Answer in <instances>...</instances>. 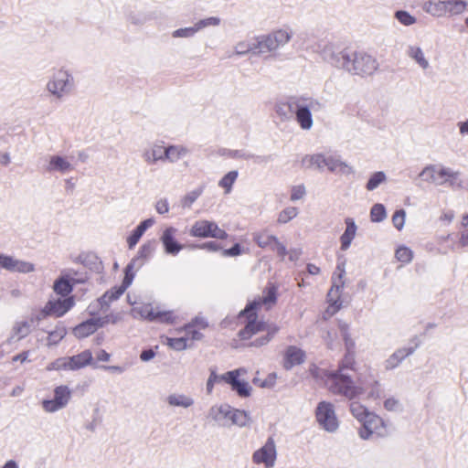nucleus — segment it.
<instances>
[{
	"label": "nucleus",
	"instance_id": "obj_30",
	"mask_svg": "<svg viewBox=\"0 0 468 468\" xmlns=\"http://www.w3.org/2000/svg\"><path fill=\"white\" fill-rule=\"evenodd\" d=\"M324 154H304L301 159V167L308 170H324Z\"/></svg>",
	"mask_w": 468,
	"mask_h": 468
},
{
	"label": "nucleus",
	"instance_id": "obj_17",
	"mask_svg": "<svg viewBox=\"0 0 468 468\" xmlns=\"http://www.w3.org/2000/svg\"><path fill=\"white\" fill-rule=\"evenodd\" d=\"M173 151V145H165V142L160 140L156 141L149 148L145 149L142 156L146 164L154 165L157 162H163L169 159L170 154Z\"/></svg>",
	"mask_w": 468,
	"mask_h": 468
},
{
	"label": "nucleus",
	"instance_id": "obj_47",
	"mask_svg": "<svg viewBox=\"0 0 468 468\" xmlns=\"http://www.w3.org/2000/svg\"><path fill=\"white\" fill-rule=\"evenodd\" d=\"M298 214L299 210L297 207H287L279 213L277 221L280 224H285L296 218Z\"/></svg>",
	"mask_w": 468,
	"mask_h": 468
},
{
	"label": "nucleus",
	"instance_id": "obj_37",
	"mask_svg": "<svg viewBox=\"0 0 468 468\" xmlns=\"http://www.w3.org/2000/svg\"><path fill=\"white\" fill-rule=\"evenodd\" d=\"M70 370H78L91 364L92 354L90 350H85L76 356H68Z\"/></svg>",
	"mask_w": 468,
	"mask_h": 468
},
{
	"label": "nucleus",
	"instance_id": "obj_23",
	"mask_svg": "<svg viewBox=\"0 0 468 468\" xmlns=\"http://www.w3.org/2000/svg\"><path fill=\"white\" fill-rule=\"evenodd\" d=\"M326 167L330 172H338L344 176L353 175L355 169L352 165L341 160L337 155L324 154V168Z\"/></svg>",
	"mask_w": 468,
	"mask_h": 468
},
{
	"label": "nucleus",
	"instance_id": "obj_55",
	"mask_svg": "<svg viewBox=\"0 0 468 468\" xmlns=\"http://www.w3.org/2000/svg\"><path fill=\"white\" fill-rule=\"evenodd\" d=\"M220 18L217 16H210L197 21L196 24V29L198 31L208 27H218L220 25Z\"/></svg>",
	"mask_w": 468,
	"mask_h": 468
},
{
	"label": "nucleus",
	"instance_id": "obj_59",
	"mask_svg": "<svg viewBox=\"0 0 468 468\" xmlns=\"http://www.w3.org/2000/svg\"><path fill=\"white\" fill-rule=\"evenodd\" d=\"M222 380V375H218L215 371H211L209 378L207 382V393H211L214 388L215 383Z\"/></svg>",
	"mask_w": 468,
	"mask_h": 468
},
{
	"label": "nucleus",
	"instance_id": "obj_16",
	"mask_svg": "<svg viewBox=\"0 0 468 468\" xmlns=\"http://www.w3.org/2000/svg\"><path fill=\"white\" fill-rule=\"evenodd\" d=\"M317 52L321 58L335 67L342 69L344 64V57L347 54V51H338L336 45L332 41L321 40L317 44Z\"/></svg>",
	"mask_w": 468,
	"mask_h": 468
},
{
	"label": "nucleus",
	"instance_id": "obj_50",
	"mask_svg": "<svg viewBox=\"0 0 468 468\" xmlns=\"http://www.w3.org/2000/svg\"><path fill=\"white\" fill-rule=\"evenodd\" d=\"M387 218L386 208L382 204H375L370 210L372 222H381Z\"/></svg>",
	"mask_w": 468,
	"mask_h": 468
},
{
	"label": "nucleus",
	"instance_id": "obj_62",
	"mask_svg": "<svg viewBox=\"0 0 468 468\" xmlns=\"http://www.w3.org/2000/svg\"><path fill=\"white\" fill-rule=\"evenodd\" d=\"M197 32L198 29H196V24H194L192 27L177 29V37H189Z\"/></svg>",
	"mask_w": 468,
	"mask_h": 468
},
{
	"label": "nucleus",
	"instance_id": "obj_44",
	"mask_svg": "<svg viewBox=\"0 0 468 468\" xmlns=\"http://www.w3.org/2000/svg\"><path fill=\"white\" fill-rule=\"evenodd\" d=\"M349 410L352 416L358 421L361 422L365 418L367 417L372 411H370L366 406L357 402L352 401L349 405Z\"/></svg>",
	"mask_w": 468,
	"mask_h": 468
},
{
	"label": "nucleus",
	"instance_id": "obj_14",
	"mask_svg": "<svg viewBox=\"0 0 468 468\" xmlns=\"http://www.w3.org/2000/svg\"><path fill=\"white\" fill-rule=\"evenodd\" d=\"M189 234L197 238H214L226 239L228 233L220 229L214 221L201 219L196 221L189 230Z\"/></svg>",
	"mask_w": 468,
	"mask_h": 468
},
{
	"label": "nucleus",
	"instance_id": "obj_48",
	"mask_svg": "<svg viewBox=\"0 0 468 468\" xmlns=\"http://www.w3.org/2000/svg\"><path fill=\"white\" fill-rule=\"evenodd\" d=\"M202 192L203 189L198 187L186 193L181 198V207L183 208H189L192 206V204L201 196Z\"/></svg>",
	"mask_w": 468,
	"mask_h": 468
},
{
	"label": "nucleus",
	"instance_id": "obj_58",
	"mask_svg": "<svg viewBox=\"0 0 468 468\" xmlns=\"http://www.w3.org/2000/svg\"><path fill=\"white\" fill-rule=\"evenodd\" d=\"M396 18L405 26H410L416 22V18L406 11L396 12Z\"/></svg>",
	"mask_w": 468,
	"mask_h": 468
},
{
	"label": "nucleus",
	"instance_id": "obj_61",
	"mask_svg": "<svg viewBox=\"0 0 468 468\" xmlns=\"http://www.w3.org/2000/svg\"><path fill=\"white\" fill-rule=\"evenodd\" d=\"M272 250L276 251L277 255L281 257L282 261H284L288 253V250L286 249L285 245L280 242L279 239H277L275 244L272 246Z\"/></svg>",
	"mask_w": 468,
	"mask_h": 468
},
{
	"label": "nucleus",
	"instance_id": "obj_5",
	"mask_svg": "<svg viewBox=\"0 0 468 468\" xmlns=\"http://www.w3.org/2000/svg\"><path fill=\"white\" fill-rule=\"evenodd\" d=\"M419 176L424 182L437 186L444 185L452 187L461 186V184L458 183L460 172L443 165H428L421 170Z\"/></svg>",
	"mask_w": 468,
	"mask_h": 468
},
{
	"label": "nucleus",
	"instance_id": "obj_56",
	"mask_svg": "<svg viewBox=\"0 0 468 468\" xmlns=\"http://www.w3.org/2000/svg\"><path fill=\"white\" fill-rule=\"evenodd\" d=\"M48 316H50V314H49L47 305L45 304V306L43 308L38 309V310H34L31 313L30 317H29V322L31 323V324H37L40 321L47 318Z\"/></svg>",
	"mask_w": 468,
	"mask_h": 468
},
{
	"label": "nucleus",
	"instance_id": "obj_3",
	"mask_svg": "<svg viewBox=\"0 0 468 468\" xmlns=\"http://www.w3.org/2000/svg\"><path fill=\"white\" fill-rule=\"evenodd\" d=\"M74 88L75 79L70 69L59 67L51 70L45 90L52 100L61 101L73 91Z\"/></svg>",
	"mask_w": 468,
	"mask_h": 468
},
{
	"label": "nucleus",
	"instance_id": "obj_28",
	"mask_svg": "<svg viewBox=\"0 0 468 468\" xmlns=\"http://www.w3.org/2000/svg\"><path fill=\"white\" fill-rule=\"evenodd\" d=\"M406 55L422 70H426L431 67L423 49L418 45H409L406 49Z\"/></svg>",
	"mask_w": 468,
	"mask_h": 468
},
{
	"label": "nucleus",
	"instance_id": "obj_24",
	"mask_svg": "<svg viewBox=\"0 0 468 468\" xmlns=\"http://www.w3.org/2000/svg\"><path fill=\"white\" fill-rule=\"evenodd\" d=\"M107 321L101 318L89 319L73 329V334L78 338H85L92 335L98 328L102 327Z\"/></svg>",
	"mask_w": 468,
	"mask_h": 468
},
{
	"label": "nucleus",
	"instance_id": "obj_46",
	"mask_svg": "<svg viewBox=\"0 0 468 468\" xmlns=\"http://www.w3.org/2000/svg\"><path fill=\"white\" fill-rule=\"evenodd\" d=\"M306 195L307 190L303 184L294 185L290 189V200L292 202L303 201Z\"/></svg>",
	"mask_w": 468,
	"mask_h": 468
},
{
	"label": "nucleus",
	"instance_id": "obj_11",
	"mask_svg": "<svg viewBox=\"0 0 468 468\" xmlns=\"http://www.w3.org/2000/svg\"><path fill=\"white\" fill-rule=\"evenodd\" d=\"M247 373L248 371L244 367L228 371L222 374V381L229 384L231 389L239 397L248 398L251 394L252 388L244 378Z\"/></svg>",
	"mask_w": 468,
	"mask_h": 468
},
{
	"label": "nucleus",
	"instance_id": "obj_60",
	"mask_svg": "<svg viewBox=\"0 0 468 468\" xmlns=\"http://www.w3.org/2000/svg\"><path fill=\"white\" fill-rule=\"evenodd\" d=\"M154 208L158 214L163 215L169 211V204L165 198H160L155 202Z\"/></svg>",
	"mask_w": 468,
	"mask_h": 468
},
{
	"label": "nucleus",
	"instance_id": "obj_13",
	"mask_svg": "<svg viewBox=\"0 0 468 468\" xmlns=\"http://www.w3.org/2000/svg\"><path fill=\"white\" fill-rule=\"evenodd\" d=\"M277 460L276 442L272 437H269L265 443L252 454V462L264 468H273Z\"/></svg>",
	"mask_w": 468,
	"mask_h": 468
},
{
	"label": "nucleus",
	"instance_id": "obj_2",
	"mask_svg": "<svg viewBox=\"0 0 468 468\" xmlns=\"http://www.w3.org/2000/svg\"><path fill=\"white\" fill-rule=\"evenodd\" d=\"M276 300L277 288L272 285L263 291L261 296H259L258 299H255L247 306V308L244 310V314L248 316L249 322L245 328L239 333L242 339H248L256 333L261 331H267V335L263 337L257 338L251 343L252 346H261L266 345L271 339V337L277 333L278 328L276 326L271 327L262 322L256 321V319L252 318V316H254L253 312L255 310L261 308L269 310L276 303Z\"/></svg>",
	"mask_w": 468,
	"mask_h": 468
},
{
	"label": "nucleus",
	"instance_id": "obj_32",
	"mask_svg": "<svg viewBox=\"0 0 468 468\" xmlns=\"http://www.w3.org/2000/svg\"><path fill=\"white\" fill-rule=\"evenodd\" d=\"M304 359L305 354L302 349L296 346H289L285 352L284 367L291 369L294 366L302 364Z\"/></svg>",
	"mask_w": 468,
	"mask_h": 468
},
{
	"label": "nucleus",
	"instance_id": "obj_43",
	"mask_svg": "<svg viewBox=\"0 0 468 468\" xmlns=\"http://www.w3.org/2000/svg\"><path fill=\"white\" fill-rule=\"evenodd\" d=\"M278 238L274 235L269 234L266 231L256 232L253 234V240L257 243L260 248H271L277 241Z\"/></svg>",
	"mask_w": 468,
	"mask_h": 468
},
{
	"label": "nucleus",
	"instance_id": "obj_38",
	"mask_svg": "<svg viewBox=\"0 0 468 468\" xmlns=\"http://www.w3.org/2000/svg\"><path fill=\"white\" fill-rule=\"evenodd\" d=\"M443 5L445 16L461 15L468 6L464 0H443Z\"/></svg>",
	"mask_w": 468,
	"mask_h": 468
},
{
	"label": "nucleus",
	"instance_id": "obj_52",
	"mask_svg": "<svg viewBox=\"0 0 468 468\" xmlns=\"http://www.w3.org/2000/svg\"><path fill=\"white\" fill-rule=\"evenodd\" d=\"M46 369L48 371H53V370H70L69 363V357H59L54 360L53 362L49 363Z\"/></svg>",
	"mask_w": 468,
	"mask_h": 468
},
{
	"label": "nucleus",
	"instance_id": "obj_10",
	"mask_svg": "<svg viewBox=\"0 0 468 468\" xmlns=\"http://www.w3.org/2000/svg\"><path fill=\"white\" fill-rule=\"evenodd\" d=\"M206 326L207 323L203 319H196L194 323L186 325L182 329H177V351L191 348L194 342L200 340L202 337L199 329Z\"/></svg>",
	"mask_w": 468,
	"mask_h": 468
},
{
	"label": "nucleus",
	"instance_id": "obj_8",
	"mask_svg": "<svg viewBox=\"0 0 468 468\" xmlns=\"http://www.w3.org/2000/svg\"><path fill=\"white\" fill-rule=\"evenodd\" d=\"M345 275L346 262L343 261L338 262L336 265L335 271L332 278V286L327 293V302L329 305L325 311V314L329 316L334 315L341 308L342 302L340 301V297L345 286Z\"/></svg>",
	"mask_w": 468,
	"mask_h": 468
},
{
	"label": "nucleus",
	"instance_id": "obj_31",
	"mask_svg": "<svg viewBox=\"0 0 468 468\" xmlns=\"http://www.w3.org/2000/svg\"><path fill=\"white\" fill-rule=\"evenodd\" d=\"M346 229L340 237L341 250H347L352 243V240L356 235L357 227L355 220L352 218H346L345 219Z\"/></svg>",
	"mask_w": 468,
	"mask_h": 468
},
{
	"label": "nucleus",
	"instance_id": "obj_25",
	"mask_svg": "<svg viewBox=\"0 0 468 468\" xmlns=\"http://www.w3.org/2000/svg\"><path fill=\"white\" fill-rule=\"evenodd\" d=\"M46 305L50 316L61 317L73 307L74 300L72 297L49 300Z\"/></svg>",
	"mask_w": 468,
	"mask_h": 468
},
{
	"label": "nucleus",
	"instance_id": "obj_9",
	"mask_svg": "<svg viewBox=\"0 0 468 468\" xmlns=\"http://www.w3.org/2000/svg\"><path fill=\"white\" fill-rule=\"evenodd\" d=\"M361 428L358 431L362 440L367 441L373 436L383 438L388 435L387 425L382 418L374 412H371L361 422Z\"/></svg>",
	"mask_w": 468,
	"mask_h": 468
},
{
	"label": "nucleus",
	"instance_id": "obj_22",
	"mask_svg": "<svg viewBox=\"0 0 468 468\" xmlns=\"http://www.w3.org/2000/svg\"><path fill=\"white\" fill-rule=\"evenodd\" d=\"M46 170L50 173L67 174L74 170V165L69 157L53 154L48 157Z\"/></svg>",
	"mask_w": 468,
	"mask_h": 468
},
{
	"label": "nucleus",
	"instance_id": "obj_39",
	"mask_svg": "<svg viewBox=\"0 0 468 468\" xmlns=\"http://www.w3.org/2000/svg\"><path fill=\"white\" fill-rule=\"evenodd\" d=\"M161 241L166 253H176V229L174 228L169 227L164 230Z\"/></svg>",
	"mask_w": 468,
	"mask_h": 468
},
{
	"label": "nucleus",
	"instance_id": "obj_41",
	"mask_svg": "<svg viewBox=\"0 0 468 468\" xmlns=\"http://www.w3.org/2000/svg\"><path fill=\"white\" fill-rule=\"evenodd\" d=\"M422 9L434 17L445 16L443 0H429L426 1Z\"/></svg>",
	"mask_w": 468,
	"mask_h": 468
},
{
	"label": "nucleus",
	"instance_id": "obj_19",
	"mask_svg": "<svg viewBox=\"0 0 468 468\" xmlns=\"http://www.w3.org/2000/svg\"><path fill=\"white\" fill-rule=\"evenodd\" d=\"M77 272L74 270H64L60 276L55 281L53 290L57 294L66 296L71 292L75 282H83L82 279L76 278Z\"/></svg>",
	"mask_w": 468,
	"mask_h": 468
},
{
	"label": "nucleus",
	"instance_id": "obj_35",
	"mask_svg": "<svg viewBox=\"0 0 468 468\" xmlns=\"http://www.w3.org/2000/svg\"><path fill=\"white\" fill-rule=\"evenodd\" d=\"M276 49L287 45L292 38L293 32L291 28L282 27L270 33Z\"/></svg>",
	"mask_w": 468,
	"mask_h": 468
},
{
	"label": "nucleus",
	"instance_id": "obj_18",
	"mask_svg": "<svg viewBox=\"0 0 468 468\" xmlns=\"http://www.w3.org/2000/svg\"><path fill=\"white\" fill-rule=\"evenodd\" d=\"M0 268L10 272L19 273H29L35 271V265L32 262L4 253H0Z\"/></svg>",
	"mask_w": 468,
	"mask_h": 468
},
{
	"label": "nucleus",
	"instance_id": "obj_49",
	"mask_svg": "<svg viewBox=\"0 0 468 468\" xmlns=\"http://www.w3.org/2000/svg\"><path fill=\"white\" fill-rule=\"evenodd\" d=\"M254 52L253 39L251 41H239L234 46L233 55L243 56Z\"/></svg>",
	"mask_w": 468,
	"mask_h": 468
},
{
	"label": "nucleus",
	"instance_id": "obj_1",
	"mask_svg": "<svg viewBox=\"0 0 468 468\" xmlns=\"http://www.w3.org/2000/svg\"><path fill=\"white\" fill-rule=\"evenodd\" d=\"M345 369V366H341L336 371H328L312 365L309 371L313 378L323 382L331 393L343 396L349 400L360 398L369 388L378 384L372 377L358 378L357 381L354 382L344 372Z\"/></svg>",
	"mask_w": 468,
	"mask_h": 468
},
{
	"label": "nucleus",
	"instance_id": "obj_54",
	"mask_svg": "<svg viewBox=\"0 0 468 468\" xmlns=\"http://www.w3.org/2000/svg\"><path fill=\"white\" fill-rule=\"evenodd\" d=\"M384 408L388 411L399 412L403 410L401 401L395 398L389 397L384 400Z\"/></svg>",
	"mask_w": 468,
	"mask_h": 468
},
{
	"label": "nucleus",
	"instance_id": "obj_4",
	"mask_svg": "<svg viewBox=\"0 0 468 468\" xmlns=\"http://www.w3.org/2000/svg\"><path fill=\"white\" fill-rule=\"evenodd\" d=\"M207 419L220 427H246L250 423V418L246 411L233 409L228 404L213 405L207 412Z\"/></svg>",
	"mask_w": 468,
	"mask_h": 468
},
{
	"label": "nucleus",
	"instance_id": "obj_29",
	"mask_svg": "<svg viewBox=\"0 0 468 468\" xmlns=\"http://www.w3.org/2000/svg\"><path fill=\"white\" fill-rule=\"evenodd\" d=\"M415 347H401L397 349L385 361V368L391 370L396 368L406 357L413 354Z\"/></svg>",
	"mask_w": 468,
	"mask_h": 468
},
{
	"label": "nucleus",
	"instance_id": "obj_21",
	"mask_svg": "<svg viewBox=\"0 0 468 468\" xmlns=\"http://www.w3.org/2000/svg\"><path fill=\"white\" fill-rule=\"evenodd\" d=\"M134 278V272H128L125 271V276L122 283L120 286H115L110 291L106 292L99 300L101 304L109 305L111 302L117 300L132 284Z\"/></svg>",
	"mask_w": 468,
	"mask_h": 468
},
{
	"label": "nucleus",
	"instance_id": "obj_64",
	"mask_svg": "<svg viewBox=\"0 0 468 468\" xmlns=\"http://www.w3.org/2000/svg\"><path fill=\"white\" fill-rule=\"evenodd\" d=\"M459 133L463 137L468 136V119L457 122Z\"/></svg>",
	"mask_w": 468,
	"mask_h": 468
},
{
	"label": "nucleus",
	"instance_id": "obj_40",
	"mask_svg": "<svg viewBox=\"0 0 468 468\" xmlns=\"http://www.w3.org/2000/svg\"><path fill=\"white\" fill-rule=\"evenodd\" d=\"M154 306L152 303H142L132 309L131 314L134 318H140L153 322Z\"/></svg>",
	"mask_w": 468,
	"mask_h": 468
},
{
	"label": "nucleus",
	"instance_id": "obj_15",
	"mask_svg": "<svg viewBox=\"0 0 468 468\" xmlns=\"http://www.w3.org/2000/svg\"><path fill=\"white\" fill-rule=\"evenodd\" d=\"M71 397V392L69 387L61 385L54 389V398L50 399H44L41 406L44 411L48 413H54L58 410L64 409Z\"/></svg>",
	"mask_w": 468,
	"mask_h": 468
},
{
	"label": "nucleus",
	"instance_id": "obj_6",
	"mask_svg": "<svg viewBox=\"0 0 468 468\" xmlns=\"http://www.w3.org/2000/svg\"><path fill=\"white\" fill-rule=\"evenodd\" d=\"M342 69L359 76H370L378 68L377 59L365 52H347Z\"/></svg>",
	"mask_w": 468,
	"mask_h": 468
},
{
	"label": "nucleus",
	"instance_id": "obj_53",
	"mask_svg": "<svg viewBox=\"0 0 468 468\" xmlns=\"http://www.w3.org/2000/svg\"><path fill=\"white\" fill-rule=\"evenodd\" d=\"M395 256L399 261L410 263L413 258V251L406 246H400L396 250Z\"/></svg>",
	"mask_w": 468,
	"mask_h": 468
},
{
	"label": "nucleus",
	"instance_id": "obj_51",
	"mask_svg": "<svg viewBox=\"0 0 468 468\" xmlns=\"http://www.w3.org/2000/svg\"><path fill=\"white\" fill-rule=\"evenodd\" d=\"M67 335V330L63 326H58L55 330L49 333L48 337V345H57L59 341H61L65 335Z\"/></svg>",
	"mask_w": 468,
	"mask_h": 468
},
{
	"label": "nucleus",
	"instance_id": "obj_33",
	"mask_svg": "<svg viewBox=\"0 0 468 468\" xmlns=\"http://www.w3.org/2000/svg\"><path fill=\"white\" fill-rule=\"evenodd\" d=\"M31 325L29 321L16 322L12 328L11 335L7 339V344L17 343L25 338L30 333Z\"/></svg>",
	"mask_w": 468,
	"mask_h": 468
},
{
	"label": "nucleus",
	"instance_id": "obj_7",
	"mask_svg": "<svg viewBox=\"0 0 468 468\" xmlns=\"http://www.w3.org/2000/svg\"><path fill=\"white\" fill-rule=\"evenodd\" d=\"M319 106L320 102L314 99H296L288 102L289 112H294L297 123L305 131H309L314 125L311 111Z\"/></svg>",
	"mask_w": 468,
	"mask_h": 468
},
{
	"label": "nucleus",
	"instance_id": "obj_34",
	"mask_svg": "<svg viewBox=\"0 0 468 468\" xmlns=\"http://www.w3.org/2000/svg\"><path fill=\"white\" fill-rule=\"evenodd\" d=\"M253 48L254 53L258 55L277 50L270 34L262 35L254 38Z\"/></svg>",
	"mask_w": 468,
	"mask_h": 468
},
{
	"label": "nucleus",
	"instance_id": "obj_26",
	"mask_svg": "<svg viewBox=\"0 0 468 468\" xmlns=\"http://www.w3.org/2000/svg\"><path fill=\"white\" fill-rule=\"evenodd\" d=\"M339 330H340L341 335L343 337V340L345 342V346H346V351L348 354L346 357V360L343 362L342 366H345V368H348L354 363V357L351 353L353 352V349L355 348V341L349 334V327H348L347 324L340 323Z\"/></svg>",
	"mask_w": 468,
	"mask_h": 468
},
{
	"label": "nucleus",
	"instance_id": "obj_63",
	"mask_svg": "<svg viewBox=\"0 0 468 468\" xmlns=\"http://www.w3.org/2000/svg\"><path fill=\"white\" fill-rule=\"evenodd\" d=\"M193 403H194L193 399L188 396H185V395L177 396V407L180 406V407H184V408H188V407L192 406Z\"/></svg>",
	"mask_w": 468,
	"mask_h": 468
},
{
	"label": "nucleus",
	"instance_id": "obj_27",
	"mask_svg": "<svg viewBox=\"0 0 468 468\" xmlns=\"http://www.w3.org/2000/svg\"><path fill=\"white\" fill-rule=\"evenodd\" d=\"M155 224V219L154 218H149L144 220H143L133 230V232L127 237L126 242L128 245V248L130 250L133 249L142 236L144 234V232L152 228Z\"/></svg>",
	"mask_w": 468,
	"mask_h": 468
},
{
	"label": "nucleus",
	"instance_id": "obj_20",
	"mask_svg": "<svg viewBox=\"0 0 468 468\" xmlns=\"http://www.w3.org/2000/svg\"><path fill=\"white\" fill-rule=\"evenodd\" d=\"M155 239L146 240L138 250L136 256L126 266L125 271L133 272L134 268L141 267L145 261H147L155 250Z\"/></svg>",
	"mask_w": 468,
	"mask_h": 468
},
{
	"label": "nucleus",
	"instance_id": "obj_57",
	"mask_svg": "<svg viewBox=\"0 0 468 468\" xmlns=\"http://www.w3.org/2000/svg\"><path fill=\"white\" fill-rule=\"evenodd\" d=\"M406 212L404 209L397 210L392 216V223L398 230H401L405 224Z\"/></svg>",
	"mask_w": 468,
	"mask_h": 468
},
{
	"label": "nucleus",
	"instance_id": "obj_12",
	"mask_svg": "<svg viewBox=\"0 0 468 468\" xmlns=\"http://www.w3.org/2000/svg\"><path fill=\"white\" fill-rule=\"evenodd\" d=\"M318 424L328 432H335L339 427V420L335 411V406L327 401L318 403L315 410Z\"/></svg>",
	"mask_w": 468,
	"mask_h": 468
},
{
	"label": "nucleus",
	"instance_id": "obj_42",
	"mask_svg": "<svg viewBox=\"0 0 468 468\" xmlns=\"http://www.w3.org/2000/svg\"><path fill=\"white\" fill-rule=\"evenodd\" d=\"M388 182V176L383 171H376L370 174L367 183L366 189L369 192L376 190L381 185L386 184Z\"/></svg>",
	"mask_w": 468,
	"mask_h": 468
},
{
	"label": "nucleus",
	"instance_id": "obj_36",
	"mask_svg": "<svg viewBox=\"0 0 468 468\" xmlns=\"http://www.w3.org/2000/svg\"><path fill=\"white\" fill-rule=\"evenodd\" d=\"M176 319L174 311L166 309L164 305L156 304L154 306L153 322L170 324Z\"/></svg>",
	"mask_w": 468,
	"mask_h": 468
},
{
	"label": "nucleus",
	"instance_id": "obj_45",
	"mask_svg": "<svg viewBox=\"0 0 468 468\" xmlns=\"http://www.w3.org/2000/svg\"><path fill=\"white\" fill-rule=\"evenodd\" d=\"M237 178L238 171H230L219 180L218 186L224 188L225 194H229Z\"/></svg>",
	"mask_w": 468,
	"mask_h": 468
}]
</instances>
